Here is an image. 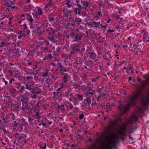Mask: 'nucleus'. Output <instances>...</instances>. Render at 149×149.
<instances>
[{"label": "nucleus", "mask_w": 149, "mask_h": 149, "mask_svg": "<svg viewBox=\"0 0 149 149\" xmlns=\"http://www.w3.org/2000/svg\"><path fill=\"white\" fill-rule=\"evenodd\" d=\"M97 13L96 14V16L95 17V18H98V17L102 16V13L101 12H97Z\"/></svg>", "instance_id": "nucleus-32"}, {"label": "nucleus", "mask_w": 149, "mask_h": 149, "mask_svg": "<svg viewBox=\"0 0 149 149\" xmlns=\"http://www.w3.org/2000/svg\"><path fill=\"white\" fill-rule=\"evenodd\" d=\"M124 24L122 22H121V24H120L119 23V27H122L123 25Z\"/></svg>", "instance_id": "nucleus-56"}, {"label": "nucleus", "mask_w": 149, "mask_h": 149, "mask_svg": "<svg viewBox=\"0 0 149 149\" xmlns=\"http://www.w3.org/2000/svg\"><path fill=\"white\" fill-rule=\"evenodd\" d=\"M63 82L66 83L67 82V79H68V75L67 74H63Z\"/></svg>", "instance_id": "nucleus-15"}, {"label": "nucleus", "mask_w": 149, "mask_h": 149, "mask_svg": "<svg viewBox=\"0 0 149 149\" xmlns=\"http://www.w3.org/2000/svg\"><path fill=\"white\" fill-rule=\"evenodd\" d=\"M21 84H19V83H18L17 84H16V88H17V89H19V88L20 86H21Z\"/></svg>", "instance_id": "nucleus-49"}, {"label": "nucleus", "mask_w": 149, "mask_h": 149, "mask_svg": "<svg viewBox=\"0 0 149 149\" xmlns=\"http://www.w3.org/2000/svg\"><path fill=\"white\" fill-rule=\"evenodd\" d=\"M14 79L13 78H12L11 80L9 81V83L10 84H11L12 83V81H14Z\"/></svg>", "instance_id": "nucleus-57"}, {"label": "nucleus", "mask_w": 149, "mask_h": 149, "mask_svg": "<svg viewBox=\"0 0 149 149\" xmlns=\"http://www.w3.org/2000/svg\"><path fill=\"white\" fill-rule=\"evenodd\" d=\"M65 38H66V40H68L69 39V38H70L69 36V34L65 36Z\"/></svg>", "instance_id": "nucleus-59"}, {"label": "nucleus", "mask_w": 149, "mask_h": 149, "mask_svg": "<svg viewBox=\"0 0 149 149\" xmlns=\"http://www.w3.org/2000/svg\"><path fill=\"white\" fill-rule=\"evenodd\" d=\"M18 123L16 121H14V126L15 127H17V125Z\"/></svg>", "instance_id": "nucleus-52"}, {"label": "nucleus", "mask_w": 149, "mask_h": 149, "mask_svg": "<svg viewBox=\"0 0 149 149\" xmlns=\"http://www.w3.org/2000/svg\"><path fill=\"white\" fill-rule=\"evenodd\" d=\"M149 101V98H145L142 101L143 105L146 106Z\"/></svg>", "instance_id": "nucleus-16"}, {"label": "nucleus", "mask_w": 149, "mask_h": 149, "mask_svg": "<svg viewBox=\"0 0 149 149\" xmlns=\"http://www.w3.org/2000/svg\"><path fill=\"white\" fill-rule=\"evenodd\" d=\"M77 6H78V8H82V9H83L84 8H85L83 6H82L80 4H78V3H77Z\"/></svg>", "instance_id": "nucleus-42"}, {"label": "nucleus", "mask_w": 149, "mask_h": 149, "mask_svg": "<svg viewBox=\"0 0 149 149\" xmlns=\"http://www.w3.org/2000/svg\"><path fill=\"white\" fill-rule=\"evenodd\" d=\"M86 64L88 66H89L90 68L92 67L93 65V63L91 61L88 62L86 63Z\"/></svg>", "instance_id": "nucleus-21"}, {"label": "nucleus", "mask_w": 149, "mask_h": 149, "mask_svg": "<svg viewBox=\"0 0 149 149\" xmlns=\"http://www.w3.org/2000/svg\"><path fill=\"white\" fill-rule=\"evenodd\" d=\"M2 81L3 82L5 83V85H6L8 84V82L7 81L5 80V79L4 78H3L2 79Z\"/></svg>", "instance_id": "nucleus-45"}, {"label": "nucleus", "mask_w": 149, "mask_h": 149, "mask_svg": "<svg viewBox=\"0 0 149 149\" xmlns=\"http://www.w3.org/2000/svg\"><path fill=\"white\" fill-rule=\"evenodd\" d=\"M69 34V36L71 38H73L74 36V33L72 31H71L70 32Z\"/></svg>", "instance_id": "nucleus-29"}, {"label": "nucleus", "mask_w": 149, "mask_h": 149, "mask_svg": "<svg viewBox=\"0 0 149 149\" xmlns=\"http://www.w3.org/2000/svg\"><path fill=\"white\" fill-rule=\"evenodd\" d=\"M78 8H75L74 9V13L76 14H77L78 12Z\"/></svg>", "instance_id": "nucleus-46"}, {"label": "nucleus", "mask_w": 149, "mask_h": 149, "mask_svg": "<svg viewBox=\"0 0 149 149\" xmlns=\"http://www.w3.org/2000/svg\"><path fill=\"white\" fill-rule=\"evenodd\" d=\"M87 92L86 95L88 96L89 94H91L92 95H93L95 92V90L92 89L91 87H90V89H88V90L86 91Z\"/></svg>", "instance_id": "nucleus-11"}, {"label": "nucleus", "mask_w": 149, "mask_h": 149, "mask_svg": "<svg viewBox=\"0 0 149 149\" xmlns=\"http://www.w3.org/2000/svg\"><path fill=\"white\" fill-rule=\"evenodd\" d=\"M34 73V72L33 71L31 72H27L26 73V74H29L30 75L33 74Z\"/></svg>", "instance_id": "nucleus-53"}, {"label": "nucleus", "mask_w": 149, "mask_h": 149, "mask_svg": "<svg viewBox=\"0 0 149 149\" xmlns=\"http://www.w3.org/2000/svg\"><path fill=\"white\" fill-rule=\"evenodd\" d=\"M42 14V12L41 10H40L38 12V14L39 15H41Z\"/></svg>", "instance_id": "nucleus-61"}, {"label": "nucleus", "mask_w": 149, "mask_h": 149, "mask_svg": "<svg viewBox=\"0 0 149 149\" xmlns=\"http://www.w3.org/2000/svg\"><path fill=\"white\" fill-rule=\"evenodd\" d=\"M33 95H31V97L33 98H35L37 97V95L35 93H33Z\"/></svg>", "instance_id": "nucleus-38"}, {"label": "nucleus", "mask_w": 149, "mask_h": 149, "mask_svg": "<svg viewBox=\"0 0 149 149\" xmlns=\"http://www.w3.org/2000/svg\"><path fill=\"white\" fill-rule=\"evenodd\" d=\"M47 32L50 34H52V33L54 34L55 33V31L51 27L47 29L46 30Z\"/></svg>", "instance_id": "nucleus-17"}, {"label": "nucleus", "mask_w": 149, "mask_h": 149, "mask_svg": "<svg viewBox=\"0 0 149 149\" xmlns=\"http://www.w3.org/2000/svg\"><path fill=\"white\" fill-rule=\"evenodd\" d=\"M25 87L23 86H22L20 89L19 90V91L22 93H23V91L24 90Z\"/></svg>", "instance_id": "nucleus-39"}, {"label": "nucleus", "mask_w": 149, "mask_h": 149, "mask_svg": "<svg viewBox=\"0 0 149 149\" xmlns=\"http://www.w3.org/2000/svg\"><path fill=\"white\" fill-rule=\"evenodd\" d=\"M100 25L102 26V28H104L105 29H106L107 28V26L106 25L103 26L102 24H101Z\"/></svg>", "instance_id": "nucleus-62"}, {"label": "nucleus", "mask_w": 149, "mask_h": 149, "mask_svg": "<svg viewBox=\"0 0 149 149\" xmlns=\"http://www.w3.org/2000/svg\"><path fill=\"white\" fill-rule=\"evenodd\" d=\"M26 61L28 63V64L29 65H31L32 64V62H30L29 60H26Z\"/></svg>", "instance_id": "nucleus-64"}, {"label": "nucleus", "mask_w": 149, "mask_h": 149, "mask_svg": "<svg viewBox=\"0 0 149 149\" xmlns=\"http://www.w3.org/2000/svg\"><path fill=\"white\" fill-rule=\"evenodd\" d=\"M116 123L113 121H111L109 123L110 127V128L114 127L116 125Z\"/></svg>", "instance_id": "nucleus-24"}, {"label": "nucleus", "mask_w": 149, "mask_h": 149, "mask_svg": "<svg viewBox=\"0 0 149 149\" xmlns=\"http://www.w3.org/2000/svg\"><path fill=\"white\" fill-rule=\"evenodd\" d=\"M85 100H86L87 102V103L89 104H91V101L90 99L88 98H87Z\"/></svg>", "instance_id": "nucleus-37"}, {"label": "nucleus", "mask_w": 149, "mask_h": 149, "mask_svg": "<svg viewBox=\"0 0 149 149\" xmlns=\"http://www.w3.org/2000/svg\"><path fill=\"white\" fill-rule=\"evenodd\" d=\"M72 50L74 52L79 51L80 50V49L79 48H77L76 47H73L72 48Z\"/></svg>", "instance_id": "nucleus-31"}, {"label": "nucleus", "mask_w": 149, "mask_h": 149, "mask_svg": "<svg viewBox=\"0 0 149 149\" xmlns=\"http://www.w3.org/2000/svg\"><path fill=\"white\" fill-rule=\"evenodd\" d=\"M26 16L27 17V19L30 21V24H33V23H35V22H33V20L32 18V17L29 14H26Z\"/></svg>", "instance_id": "nucleus-8"}, {"label": "nucleus", "mask_w": 149, "mask_h": 149, "mask_svg": "<svg viewBox=\"0 0 149 149\" xmlns=\"http://www.w3.org/2000/svg\"><path fill=\"white\" fill-rule=\"evenodd\" d=\"M81 4L85 6L88 7V1H81Z\"/></svg>", "instance_id": "nucleus-19"}, {"label": "nucleus", "mask_w": 149, "mask_h": 149, "mask_svg": "<svg viewBox=\"0 0 149 149\" xmlns=\"http://www.w3.org/2000/svg\"><path fill=\"white\" fill-rule=\"evenodd\" d=\"M61 71H65V72H66L67 70H66L63 67V68H61L59 69Z\"/></svg>", "instance_id": "nucleus-50"}, {"label": "nucleus", "mask_w": 149, "mask_h": 149, "mask_svg": "<svg viewBox=\"0 0 149 149\" xmlns=\"http://www.w3.org/2000/svg\"><path fill=\"white\" fill-rule=\"evenodd\" d=\"M72 149H79V147L76 145L72 144L71 146Z\"/></svg>", "instance_id": "nucleus-30"}, {"label": "nucleus", "mask_w": 149, "mask_h": 149, "mask_svg": "<svg viewBox=\"0 0 149 149\" xmlns=\"http://www.w3.org/2000/svg\"><path fill=\"white\" fill-rule=\"evenodd\" d=\"M63 49H65L66 50H68L69 49V47L68 46V45H65L63 47Z\"/></svg>", "instance_id": "nucleus-44"}, {"label": "nucleus", "mask_w": 149, "mask_h": 149, "mask_svg": "<svg viewBox=\"0 0 149 149\" xmlns=\"http://www.w3.org/2000/svg\"><path fill=\"white\" fill-rule=\"evenodd\" d=\"M30 107L26 103L25 105H22V108H21V110L24 111L25 110H26L28 109H30Z\"/></svg>", "instance_id": "nucleus-13"}, {"label": "nucleus", "mask_w": 149, "mask_h": 149, "mask_svg": "<svg viewBox=\"0 0 149 149\" xmlns=\"http://www.w3.org/2000/svg\"><path fill=\"white\" fill-rule=\"evenodd\" d=\"M129 138L130 139V142L131 143H133V138L130 136H129Z\"/></svg>", "instance_id": "nucleus-54"}, {"label": "nucleus", "mask_w": 149, "mask_h": 149, "mask_svg": "<svg viewBox=\"0 0 149 149\" xmlns=\"http://www.w3.org/2000/svg\"><path fill=\"white\" fill-rule=\"evenodd\" d=\"M93 24L95 25H98L100 24V22L99 21L97 22H96L95 21H93Z\"/></svg>", "instance_id": "nucleus-43"}, {"label": "nucleus", "mask_w": 149, "mask_h": 149, "mask_svg": "<svg viewBox=\"0 0 149 149\" xmlns=\"http://www.w3.org/2000/svg\"><path fill=\"white\" fill-rule=\"evenodd\" d=\"M57 68L58 69H60L63 68L62 63L60 62L56 64Z\"/></svg>", "instance_id": "nucleus-28"}, {"label": "nucleus", "mask_w": 149, "mask_h": 149, "mask_svg": "<svg viewBox=\"0 0 149 149\" xmlns=\"http://www.w3.org/2000/svg\"><path fill=\"white\" fill-rule=\"evenodd\" d=\"M73 22H74L75 24L79 25L81 22V19L79 18H76L74 20H73Z\"/></svg>", "instance_id": "nucleus-14"}, {"label": "nucleus", "mask_w": 149, "mask_h": 149, "mask_svg": "<svg viewBox=\"0 0 149 149\" xmlns=\"http://www.w3.org/2000/svg\"><path fill=\"white\" fill-rule=\"evenodd\" d=\"M60 50V48L59 47H58L56 49V50H54V51L56 52H58Z\"/></svg>", "instance_id": "nucleus-58"}, {"label": "nucleus", "mask_w": 149, "mask_h": 149, "mask_svg": "<svg viewBox=\"0 0 149 149\" xmlns=\"http://www.w3.org/2000/svg\"><path fill=\"white\" fill-rule=\"evenodd\" d=\"M90 87L89 84L86 82H84L83 84L81 86V88L86 91H88V89H90Z\"/></svg>", "instance_id": "nucleus-4"}, {"label": "nucleus", "mask_w": 149, "mask_h": 149, "mask_svg": "<svg viewBox=\"0 0 149 149\" xmlns=\"http://www.w3.org/2000/svg\"><path fill=\"white\" fill-rule=\"evenodd\" d=\"M35 83L33 81L29 82L28 84H25V87L26 89L31 91L32 92H34V88H33V86L34 85Z\"/></svg>", "instance_id": "nucleus-3"}, {"label": "nucleus", "mask_w": 149, "mask_h": 149, "mask_svg": "<svg viewBox=\"0 0 149 149\" xmlns=\"http://www.w3.org/2000/svg\"><path fill=\"white\" fill-rule=\"evenodd\" d=\"M42 93V91L40 89H38V91H36L34 89V92L33 93H35L36 94H39Z\"/></svg>", "instance_id": "nucleus-25"}, {"label": "nucleus", "mask_w": 149, "mask_h": 149, "mask_svg": "<svg viewBox=\"0 0 149 149\" xmlns=\"http://www.w3.org/2000/svg\"><path fill=\"white\" fill-rule=\"evenodd\" d=\"M63 88H64V86L63 85V84H62V85L60 86V87L59 88H58L57 90L58 91H59V90L62 89Z\"/></svg>", "instance_id": "nucleus-48"}, {"label": "nucleus", "mask_w": 149, "mask_h": 149, "mask_svg": "<svg viewBox=\"0 0 149 149\" xmlns=\"http://www.w3.org/2000/svg\"><path fill=\"white\" fill-rule=\"evenodd\" d=\"M54 19V18L49 17L48 18V20L51 22H53Z\"/></svg>", "instance_id": "nucleus-41"}, {"label": "nucleus", "mask_w": 149, "mask_h": 149, "mask_svg": "<svg viewBox=\"0 0 149 149\" xmlns=\"http://www.w3.org/2000/svg\"><path fill=\"white\" fill-rule=\"evenodd\" d=\"M144 85L143 84H140L137 87V89L139 92H141L143 91Z\"/></svg>", "instance_id": "nucleus-10"}, {"label": "nucleus", "mask_w": 149, "mask_h": 149, "mask_svg": "<svg viewBox=\"0 0 149 149\" xmlns=\"http://www.w3.org/2000/svg\"><path fill=\"white\" fill-rule=\"evenodd\" d=\"M47 38L52 43H56V44H59L58 42L53 37H51L49 36H47Z\"/></svg>", "instance_id": "nucleus-6"}, {"label": "nucleus", "mask_w": 149, "mask_h": 149, "mask_svg": "<svg viewBox=\"0 0 149 149\" xmlns=\"http://www.w3.org/2000/svg\"><path fill=\"white\" fill-rule=\"evenodd\" d=\"M84 115L83 114H81L79 115V118L80 119H82L84 117Z\"/></svg>", "instance_id": "nucleus-47"}, {"label": "nucleus", "mask_w": 149, "mask_h": 149, "mask_svg": "<svg viewBox=\"0 0 149 149\" xmlns=\"http://www.w3.org/2000/svg\"><path fill=\"white\" fill-rule=\"evenodd\" d=\"M69 104L70 105V106H69L70 108L71 109H72V108H73V105L72 104Z\"/></svg>", "instance_id": "nucleus-63"}, {"label": "nucleus", "mask_w": 149, "mask_h": 149, "mask_svg": "<svg viewBox=\"0 0 149 149\" xmlns=\"http://www.w3.org/2000/svg\"><path fill=\"white\" fill-rule=\"evenodd\" d=\"M23 29H24V31L26 35L28 34H29L30 33V31L29 29H28V28L27 27L26 25L24 24L23 25Z\"/></svg>", "instance_id": "nucleus-7"}, {"label": "nucleus", "mask_w": 149, "mask_h": 149, "mask_svg": "<svg viewBox=\"0 0 149 149\" xmlns=\"http://www.w3.org/2000/svg\"><path fill=\"white\" fill-rule=\"evenodd\" d=\"M11 6L9 3H8L7 4V9H8V11H9V10H8L9 8L11 7Z\"/></svg>", "instance_id": "nucleus-55"}, {"label": "nucleus", "mask_w": 149, "mask_h": 149, "mask_svg": "<svg viewBox=\"0 0 149 149\" xmlns=\"http://www.w3.org/2000/svg\"><path fill=\"white\" fill-rule=\"evenodd\" d=\"M89 57L91 59H95L96 56V54L93 52H91L88 53Z\"/></svg>", "instance_id": "nucleus-9"}, {"label": "nucleus", "mask_w": 149, "mask_h": 149, "mask_svg": "<svg viewBox=\"0 0 149 149\" xmlns=\"http://www.w3.org/2000/svg\"><path fill=\"white\" fill-rule=\"evenodd\" d=\"M78 98L80 100H83V96L82 95L79 94H77Z\"/></svg>", "instance_id": "nucleus-33"}, {"label": "nucleus", "mask_w": 149, "mask_h": 149, "mask_svg": "<svg viewBox=\"0 0 149 149\" xmlns=\"http://www.w3.org/2000/svg\"><path fill=\"white\" fill-rule=\"evenodd\" d=\"M70 2V1H68V2H67L66 3V4L69 6V7L70 6V4H69Z\"/></svg>", "instance_id": "nucleus-60"}, {"label": "nucleus", "mask_w": 149, "mask_h": 149, "mask_svg": "<svg viewBox=\"0 0 149 149\" xmlns=\"http://www.w3.org/2000/svg\"><path fill=\"white\" fill-rule=\"evenodd\" d=\"M65 96L66 97H69L70 95H72V94L70 93V92L69 91H67L65 92Z\"/></svg>", "instance_id": "nucleus-27"}, {"label": "nucleus", "mask_w": 149, "mask_h": 149, "mask_svg": "<svg viewBox=\"0 0 149 149\" xmlns=\"http://www.w3.org/2000/svg\"><path fill=\"white\" fill-rule=\"evenodd\" d=\"M26 79L28 81L31 80L33 79L32 76H26Z\"/></svg>", "instance_id": "nucleus-35"}, {"label": "nucleus", "mask_w": 149, "mask_h": 149, "mask_svg": "<svg viewBox=\"0 0 149 149\" xmlns=\"http://www.w3.org/2000/svg\"><path fill=\"white\" fill-rule=\"evenodd\" d=\"M18 34H20L22 36H26L23 30L19 31V32L18 33Z\"/></svg>", "instance_id": "nucleus-23"}, {"label": "nucleus", "mask_w": 149, "mask_h": 149, "mask_svg": "<svg viewBox=\"0 0 149 149\" xmlns=\"http://www.w3.org/2000/svg\"><path fill=\"white\" fill-rule=\"evenodd\" d=\"M82 37V36L81 33H78L75 36V40L74 41L78 42V41H80L81 40Z\"/></svg>", "instance_id": "nucleus-12"}, {"label": "nucleus", "mask_w": 149, "mask_h": 149, "mask_svg": "<svg viewBox=\"0 0 149 149\" xmlns=\"http://www.w3.org/2000/svg\"><path fill=\"white\" fill-rule=\"evenodd\" d=\"M146 20L148 22H149V13L148 14L147 17H146Z\"/></svg>", "instance_id": "nucleus-51"}, {"label": "nucleus", "mask_w": 149, "mask_h": 149, "mask_svg": "<svg viewBox=\"0 0 149 149\" xmlns=\"http://www.w3.org/2000/svg\"><path fill=\"white\" fill-rule=\"evenodd\" d=\"M117 20L118 21L119 23L120 24H121V22H122L123 20V18H120L119 16H117Z\"/></svg>", "instance_id": "nucleus-34"}, {"label": "nucleus", "mask_w": 149, "mask_h": 149, "mask_svg": "<svg viewBox=\"0 0 149 149\" xmlns=\"http://www.w3.org/2000/svg\"><path fill=\"white\" fill-rule=\"evenodd\" d=\"M29 101V98L26 97H23L20 99V102H22V105H25L26 103H27Z\"/></svg>", "instance_id": "nucleus-5"}, {"label": "nucleus", "mask_w": 149, "mask_h": 149, "mask_svg": "<svg viewBox=\"0 0 149 149\" xmlns=\"http://www.w3.org/2000/svg\"><path fill=\"white\" fill-rule=\"evenodd\" d=\"M43 40V42H44V43L46 46L50 47L52 45L51 44H50L48 40Z\"/></svg>", "instance_id": "nucleus-20"}, {"label": "nucleus", "mask_w": 149, "mask_h": 149, "mask_svg": "<svg viewBox=\"0 0 149 149\" xmlns=\"http://www.w3.org/2000/svg\"><path fill=\"white\" fill-rule=\"evenodd\" d=\"M82 60L80 58H78L77 59L76 63L77 64L79 65L82 63Z\"/></svg>", "instance_id": "nucleus-26"}, {"label": "nucleus", "mask_w": 149, "mask_h": 149, "mask_svg": "<svg viewBox=\"0 0 149 149\" xmlns=\"http://www.w3.org/2000/svg\"><path fill=\"white\" fill-rule=\"evenodd\" d=\"M35 115L38 118L40 119L41 118V117H40V113L38 112H36Z\"/></svg>", "instance_id": "nucleus-36"}, {"label": "nucleus", "mask_w": 149, "mask_h": 149, "mask_svg": "<svg viewBox=\"0 0 149 149\" xmlns=\"http://www.w3.org/2000/svg\"><path fill=\"white\" fill-rule=\"evenodd\" d=\"M43 51L45 53H48L51 52V50L46 47H44L43 49Z\"/></svg>", "instance_id": "nucleus-18"}, {"label": "nucleus", "mask_w": 149, "mask_h": 149, "mask_svg": "<svg viewBox=\"0 0 149 149\" xmlns=\"http://www.w3.org/2000/svg\"><path fill=\"white\" fill-rule=\"evenodd\" d=\"M7 43L4 42H2L0 44V47H3Z\"/></svg>", "instance_id": "nucleus-40"}, {"label": "nucleus", "mask_w": 149, "mask_h": 149, "mask_svg": "<svg viewBox=\"0 0 149 149\" xmlns=\"http://www.w3.org/2000/svg\"><path fill=\"white\" fill-rule=\"evenodd\" d=\"M137 97V94L133 95L132 96L129 98L128 104L126 105H123L120 104L118 107V109L122 112H124L129 110L130 108V105H134L135 104Z\"/></svg>", "instance_id": "nucleus-2"}, {"label": "nucleus", "mask_w": 149, "mask_h": 149, "mask_svg": "<svg viewBox=\"0 0 149 149\" xmlns=\"http://www.w3.org/2000/svg\"><path fill=\"white\" fill-rule=\"evenodd\" d=\"M119 133L115 134L111 133L110 135L107 136L105 138L107 143L105 144L103 149H112L116 146L118 139Z\"/></svg>", "instance_id": "nucleus-1"}, {"label": "nucleus", "mask_w": 149, "mask_h": 149, "mask_svg": "<svg viewBox=\"0 0 149 149\" xmlns=\"http://www.w3.org/2000/svg\"><path fill=\"white\" fill-rule=\"evenodd\" d=\"M52 56L51 55V54H48L47 56H46L43 59V60H45V59H51V58H52Z\"/></svg>", "instance_id": "nucleus-22"}]
</instances>
